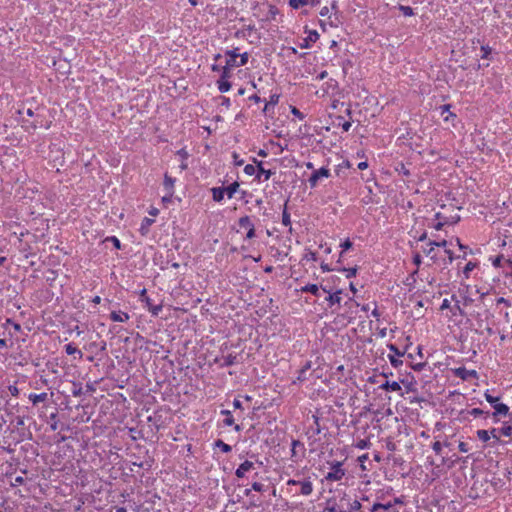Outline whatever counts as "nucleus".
Returning a JSON list of instances; mask_svg holds the SVG:
<instances>
[{"label":"nucleus","instance_id":"nucleus-51","mask_svg":"<svg viewBox=\"0 0 512 512\" xmlns=\"http://www.w3.org/2000/svg\"><path fill=\"white\" fill-rule=\"evenodd\" d=\"M468 413L476 418L482 416L484 414V411L481 410L480 408H473Z\"/></svg>","mask_w":512,"mask_h":512},{"label":"nucleus","instance_id":"nucleus-8","mask_svg":"<svg viewBox=\"0 0 512 512\" xmlns=\"http://www.w3.org/2000/svg\"><path fill=\"white\" fill-rule=\"evenodd\" d=\"M253 469H255V463L249 460H245L236 469L235 475L237 478H244L245 475Z\"/></svg>","mask_w":512,"mask_h":512},{"label":"nucleus","instance_id":"nucleus-14","mask_svg":"<svg viewBox=\"0 0 512 512\" xmlns=\"http://www.w3.org/2000/svg\"><path fill=\"white\" fill-rule=\"evenodd\" d=\"M212 192V198L215 202H222L225 196V190L224 187H213L211 189Z\"/></svg>","mask_w":512,"mask_h":512},{"label":"nucleus","instance_id":"nucleus-7","mask_svg":"<svg viewBox=\"0 0 512 512\" xmlns=\"http://www.w3.org/2000/svg\"><path fill=\"white\" fill-rule=\"evenodd\" d=\"M325 105L327 110L331 108L332 110H337L340 106L341 108L344 107V103L340 102L338 99L334 98L333 96H328L325 94H322V106Z\"/></svg>","mask_w":512,"mask_h":512},{"label":"nucleus","instance_id":"nucleus-47","mask_svg":"<svg viewBox=\"0 0 512 512\" xmlns=\"http://www.w3.org/2000/svg\"><path fill=\"white\" fill-rule=\"evenodd\" d=\"M442 448H443V445H442V442L440 441H435L433 444H432V449L433 451L436 453V454H441L442 452Z\"/></svg>","mask_w":512,"mask_h":512},{"label":"nucleus","instance_id":"nucleus-18","mask_svg":"<svg viewBox=\"0 0 512 512\" xmlns=\"http://www.w3.org/2000/svg\"><path fill=\"white\" fill-rule=\"evenodd\" d=\"M318 37H319V34L317 33V31H316V30L311 31V32L309 33V35H308L306 38H304V39H303V43H301V45H300V46H301L302 48H308V47L310 46V43H311V42H316V40L318 39Z\"/></svg>","mask_w":512,"mask_h":512},{"label":"nucleus","instance_id":"nucleus-25","mask_svg":"<svg viewBox=\"0 0 512 512\" xmlns=\"http://www.w3.org/2000/svg\"><path fill=\"white\" fill-rule=\"evenodd\" d=\"M481 59L491 60L492 59V48L489 45H481Z\"/></svg>","mask_w":512,"mask_h":512},{"label":"nucleus","instance_id":"nucleus-52","mask_svg":"<svg viewBox=\"0 0 512 512\" xmlns=\"http://www.w3.org/2000/svg\"><path fill=\"white\" fill-rule=\"evenodd\" d=\"M107 241H111L116 249L121 248V242L117 237H115V236L108 237Z\"/></svg>","mask_w":512,"mask_h":512},{"label":"nucleus","instance_id":"nucleus-45","mask_svg":"<svg viewBox=\"0 0 512 512\" xmlns=\"http://www.w3.org/2000/svg\"><path fill=\"white\" fill-rule=\"evenodd\" d=\"M445 221H447V225H454L460 221V216L458 214L448 216Z\"/></svg>","mask_w":512,"mask_h":512},{"label":"nucleus","instance_id":"nucleus-57","mask_svg":"<svg viewBox=\"0 0 512 512\" xmlns=\"http://www.w3.org/2000/svg\"><path fill=\"white\" fill-rule=\"evenodd\" d=\"M374 306L375 307H374V309L371 312V316L374 317L376 320H379L381 314H380L379 310L377 309V305H376L375 302H374Z\"/></svg>","mask_w":512,"mask_h":512},{"label":"nucleus","instance_id":"nucleus-58","mask_svg":"<svg viewBox=\"0 0 512 512\" xmlns=\"http://www.w3.org/2000/svg\"><path fill=\"white\" fill-rule=\"evenodd\" d=\"M458 448H459V450H460L461 452H463V453H466V452H468V451H469V446H468V444H467V443H465V442H460V443H459V445H458Z\"/></svg>","mask_w":512,"mask_h":512},{"label":"nucleus","instance_id":"nucleus-9","mask_svg":"<svg viewBox=\"0 0 512 512\" xmlns=\"http://www.w3.org/2000/svg\"><path fill=\"white\" fill-rule=\"evenodd\" d=\"M175 182H176V179L171 177L170 175L168 174H165L164 175V180H163V189L165 192H169L170 195H174L175 193Z\"/></svg>","mask_w":512,"mask_h":512},{"label":"nucleus","instance_id":"nucleus-33","mask_svg":"<svg viewBox=\"0 0 512 512\" xmlns=\"http://www.w3.org/2000/svg\"><path fill=\"white\" fill-rule=\"evenodd\" d=\"M476 434H477V437L479 438V440H481L482 442H488L491 439V436H490V433L488 430L480 429V430H477Z\"/></svg>","mask_w":512,"mask_h":512},{"label":"nucleus","instance_id":"nucleus-23","mask_svg":"<svg viewBox=\"0 0 512 512\" xmlns=\"http://www.w3.org/2000/svg\"><path fill=\"white\" fill-rule=\"evenodd\" d=\"M282 224L285 227H288L289 231L292 230L290 214L287 211V203H285L284 209H283V212H282Z\"/></svg>","mask_w":512,"mask_h":512},{"label":"nucleus","instance_id":"nucleus-40","mask_svg":"<svg viewBox=\"0 0 512 512\" xmlns=\"http://www.w3.org/2000/svg\"><path fill=\"white\" fill-rule=\"evenodd\" d=\"M303 292H311L314 295H317V292L319 290L318 285L316 284H308L301 289Z\"/></svg>","mask_w":512,"mask_h":512},{"label":"nucleus","instance_id":"nucleus-37","mask_svg":"<svg viewBox=\"0 0 512 512\" xmlns=\"http://www.w3.org/2000/svg\"><path fill=\"white\" fill-rule=\"evenodd\" d=\"M236 355L229 354L223 358V366H232L236 363Z\"/></svg>","mask_w":512,"mask_h":512},{"label":"nucleus","instance_id":"nucleus-59","mask_svg":"<svg viewBox=\"0 0 512 512\" xmlns=\"http://www.w3.org/2000/svg\"><path fill=\"white\" fill-rule=\"evenodd\" d=\"M255 236H256V234H255V226H254L247 230L246 239H252Z\"/></svg>","mask_w":512,"mask_h":512},{"label":"nucleus","instance_id":"nucleus-4","mask_svg":"<svg viewBox=\"0 0 512 512\" xmlns=\"http://www.w3.org/2000/svg\"><path fill=\"white\" fill-rule=\"evenodd\" d=\"M224 56L228 63L234 61L233 69L245 66L249 60V54L247 52L241 53L238 47L225 50Z\"/></svg>","mask_w":512,"mask_h":512},{"label":"nucleus","instance_id":"nucleus-3","mask_svg":"<svg viewBox=\"0 0 512 512\" xmlns=\"http://www.w3.org/2000/svg\"><path fill=\"white\" fill-rule=\"evenodd\" d=\"M345 493L338 491L336 495L327 498L323 512H345Z\"/></svg>","mask_w":512,"mask_h":512},{"label":"nucleus","instance_id":"nucleus-24","mask_svg":"<svg viewBox=\"0 0 512 512\" xmlns=\"http://www.w3.org/2000/svg\"><path fill=\"white\" fill-rule=\"evenodd\" d=\"M336 122L333 121V124L341 126L343 131H348L351 127V122L344 120L343 116H335Z\"/></svg>","mask_w":512,"mask_h":512},{"label":"nucleus","instance_id":"nucleus-50","mask_svg":"<svg viewBox=\"0 0 512 512\" xmlns=\"http://www.w3.org/2000/svg\"><path fill=\"white\" fill-rule=\"evenodd\" d=\"M488 431H489V433H490L491 438H493V439L495 440L494 442H495V443H498V442H499V440H500V439H499V435H498V433H499V429H497V428H492L491 430H488Z\"/></svg>","mask_w":512,"mask_h":512},{"label":"nucleus","instance_id":"nucleus-35","mask_svg":"<svg viewBox=\"0 0 512 512\" xmlns=\"http://www.w3.org/2000/svg\"><path fill=\"white\" fill-rule=\"evenodd\" d=\"M350 166L349 162L347 160H341V162L337 165H335V173L337 175H340V173L344 170V169H348Z\"/></svg>","mask_w":512,"mask_h":512},{"label":"nucleus","instance_id":"nucleus-46","mask_svg":"<svg viewBox=\"0 0 512 512\" xmlns=\"http://www.w3.org/2000/svg\"><path fill=\"white\" fill-rule=\"evenodd\" d=\"M6 324L7 325H11V328L14 329L15 332H20L21 331V325L19 323H16L14 322L12 319L8 318L6 320Z\"/></svg>","mask_w":512,"mask_h":512},{"label":"nucleus","instance_id":"nucleus-39","mask_svg":"<svg viewBox=\"0 0 512 512\" xmlns=\"http://www.w3.org/2000/svg\"><path fill=\"white\" fill-rule=\"evenodd\" d=\"M279 102L278 94H271L269 97V101L265 105V110H268L269 106H275Z\"/></svg>","mask_w":512,"mask_h":512},{"label":"nucleus","instance_id":"nucleus-6","mask_svg":"<svg viewBox=\"0 0 512 512\" xmlns=\"http://www.w3.org/2000/svg\"><path fill=\"white\" fill-rule=\"evenodd\" d=\"M254 162L257 164L256 180L259 182L269 180L273 175V172L269 169H265L262 161L254 159Z\"/></svg>","mask_w":512,"mask_h":512},{"label":"nucleus","instance_id":"nucleus-29","mask_svg":"<svg viewBox=\"0 0 512 512\" xmlns=\"http://www.w3.org/2000/svg\"><path fill=\"white\" fill-rule=\"evenodd\" d=\"M65 352L68 355L78 354L80 358L82 357V352L73 343H68L65 345Z\"/></svg>","mask_w":512,"mask_h":512},{"label":"nucleus","instance_id":"nucleus-27","mask_svg":"<svg viewBox=\"0 0 512 512\" xmlns=\"http://www.w3.org/2000/svg\"><path fill=\"white\" fill-rule=\"evenodd\" d=\"M313 490L312 483L310 481H303L300 483V492L303 495L311 494Z\"/></svg>","mask_w":512,"mask_h":512},{"label":"nucleus","instance_id":"nucleus-2","mask_svg":"<svg viewBox=\"0 0 512 512\" xmlns=\"http://www.w3.org/2000/svg\"><path fill=\"white\" fill-rule=\"evenodd\" d=\"M342 291L336 290L332 292L328 290L326 287H322V309L325 310L326 313H335L341 307V297Z\"/></svg>","mask_w":512,"mask_h":512},{"label":"nucleus","instance_id":"nucleus-44","mask_svg":"<svg viewBox=\"0 0 512 512\" xmlns=\"http://www.w3.org/2000/svg\"><path fill=\"white\" fill-rule=\"evenodd\" d=\"M428 246H433L434 248L435 247L445 248L447 246V241L445 239H443L441 241H436V240L429 241Z\"/></svg>","mask_w":512,"mask_h":512},{"label":"nucleus","instance_id":"nucleus-1","mask_svg":"<svg viewBox=\"0 0 512 512\" xmlns=\"http://www.w3.org/2000/svg\"><path fill=\"white\" fill-rule=\"evenodd\" d=\"M324 447H322V455H324L328 451V446L323 451ZM347 457L343 453L340 448L334 450L333 448L329 449V455L325 457V462L322 465L323 469H328L324 474V479L327 481H340L346 474V470L343 467Z\"/></svg>","mask_w":512,"mask_h":512},{"label":"nucleus","instance_id":"nucleus-34","mask_svg":"<svg viewBox=\"0 0 512 512\" xmlns=\"http://www.w3.org/2000/svg\"><path fill=\"white\" fill-rule=\"evenodd\" d=\"M484 397L493 408L499 403V397L492 396L488 391L485 392Z\"/></svg>","mask_w":512,"mask_h":512},{"label":"nucleus","instance_id":"nucleus-53","mask_svg":"<svg viewBox=\"0 0 512 512\" xmlns=\"http://www.w3.org/2000/svg\"><path fill=\"white\" fill-rule=\"evenodd\" d=\"M447 225V221L443 219V221H437L436 223L432 224L431 227H433L435 230H441L443 226Z\"/></svg>","mask_w":512,"mask_h":512},{"label":"nucleus","instance_id":"nucleus-54","mask_svg":"<svg viewBox=\"0 0 512 512\" xmlns=\"http://www.w3.org/2000/svg\"><path fill=\"white\" fill-rule=\"evenodd\" d=\"M433 251H434V247L433 246H429L428 248H424L423 249V252L429 256L432 260L435 261V255H433Z\"/></svg>","mask_w":512,"mask_h":512},{"label":"nucleus","instance_id":"nucleus-12","mask_svg":"<svg viewBox=\"0 0 512 512\" xmlns=\"http://www.w3.org/2000/svg\"><path fill=\"white\" fill-rule=\"evenodd\" d=\"M450 108H451L450 104H444V105L440 106L441 116L443 117V120L445 122H449L456 118V114L451 112Z\"/></svg>","mask_w":512,"mask_h":512},{"label":"nucleus","instance_id":"nucleus-15","mask_svg":"<svg viewBox=\"0 0 512 512\" xmlns=\"http://www.w3.org/2000/svg\"><path fill=\"white\" fill-rule=\"evenodd\" d=\"M393 507V503L391 501L382 503V502H375L372 507L370 508V512H378L379 510L387 511L390 508Z\"/></svg>","mask_w":512,"mask_h":512},{"label":"nucleus","instance_id":"nucleus-42","mask_svg":"<svg viewBox=\"0 0 512 512\" xmlns=\"http://www.w3.org/2000/svg\"><path fill=\"white\" fill-rule=\"evenodd\" d=\"M398 9L403 13L404 16H413L414 11L410 6L399 5Z\"/></svg>","mask_w":512,"mask_h":512},{"label":"nucleus","instance_id":"nucleus-36","mask_svg":"<svg viewBox=\"0 0 512 512\" xmlns=\"http://www.w3.org/2000/svg\"><path fill=\"white\" fill-rule=\"evenodd\" d=\"M215 445L224 453H229L232 450V447L230 445L224 443L222 440H217L215 442Z\"/></svg>","mask_w":512,"mask_h":512},{"label":"nucleus","instance_id":"nucleus-41","mask_svg":"<svg viewBox=\"0 0 512 512\" xmlns=\"http://www.w3.org/2000/svg\"><path fill=\"white\" fill-rule=\"evenodd\" d=\"M499 433L505 437H511L512 436V426L510 425H504L499 429Z\"/></svg>","mask_w":512,"mask_h":512},{"label":"nucleus","instance_id":"nucleus-49","mask_svg":"<svg viewBox=\"0 0 512 512\" xmlns=\"http://www.w3.org/2000/svg\"><path fill=\"white\" fill-rule=\"evenodd\" d=\"M252 489L256 492H263L265 491V486L260 482H254L252 483Z\"/></svg>","mask_w":512,"mask_h":512},{"label":"nucleus","instance_id":"nucleus-5","mask_svg":"<svg viewBox=\"0 0 512 512\" xmlns=\"http://www.w3.org/2000/svg\"><path fill=\"white\" fill-rule=\"evenodd\" d=\"M388 349L393 353V355H388L391 365L394 368L400 367L403 364L402 360H400V357L404 355V352L400 351L394 344H389Z\"/></svg>","mask_w":512,"mask_h":512},{"label":"nucleus","instance_id":"nucleus-64","mask_svg":"<svg viewBox=\"0 0 512 512\" xmlns=\"http://www.w3.org/2000/svg\"><path fill=\"white\" fill-rule=\"evenodd\" d=\"M233 407L235 409H242V402L239 400V399H234L233 400Z\"/></svg>","mask_w":512,"mask_h":512},{"label":"nucleus","instance_id":"nucleus-62","mask_svg":"<svg viewBox=\"0 0 512 512\" xmlns=\"http://www.w3.org/2000/svg\"><path fill=\"white\" fill-rule=\"evenodd\" d=\"M222 68H223V66H221L219 63H213V64L211 65V70H212L213 72H217V73H219V74L221 73V69H222Z\"/></svg>","mask_w":512,"mask_h":512},{"label":"nucleus","instance_id":"nucleus-60","mask_svg":"<svg viewBox=\"0 0 512 512\" xmlns=\"http://www.w3.org/2000/svg\"><path fill=\"white\" fill-rule=\"evenodd\" d=\"M298 2H301L303 6L311 5L314 6L318 3V0H298Z\"/></svg>","mask_w":512,"mask_h":512},{"label":"nucleus","instance_id":"nucleus-48","mask_svg":"<svg viewBox=\"0 0 512 512\" xmlns=\"http://www.w3.org/2000/svg\"><path fill=\"white\" fill-rule=\"evenodd\" d=\"M232 157H233V163L235 166H242L244 164V160L242 158H240L237 153L234 152L232 154Z\"/></svg>","mask_w":512,"mask_h":512},{"label":"nucleus","instance_id":"nucleus-28","mask_svg":"<svg viewBox=\"0 0 512 512\" xmlns=\"http://www.w3.org/2000/svg\"><path fill=\"white\" fill-rule=\"evenodd\" d=\"M154 223V220L148 217H145L141 222L140 231L144 235L148 232L149 227Z\"/></svg>","mask_w":512,"mask_h":512},{"label":"nucleus","instance_id":"nucleus-16","mask_svg":"<svg viewBox=\"0 0 512 512\" xmlns=\"http://www.w3.org/2000/svg\"><path fill=\"white\" fill-rule=\"evenodd\" d=\"M493 409H494V412H493L494 417L506 416L509 413V407L504 403H498L497 405H495V407Z\"/></svg>","mask_w":512,"mask_h":512},{"label":"nucleus","instance_id":"nucleus-21","mask_svg":"<svg viewBox=\"0 0 512 512\" xmlns=\"http://www.w3.org/2000/svg\"><path fill=\"white\" fill-rule=\"evenodd\" d=\"M456 375L465 380L468 377H476L477 373L475 370H466L465 368H458L456 370Z\"/></svg>","mask_w":512,"mask_h":512},{"label":"nucleus","instance_id":"nucleus-11","mask_svg":"<svg viewBox=\"0 0 512 512\" xmlns=\"http://www.w3.org/2000/svg\"><path fill=\"white\" fill-rule=\"evenodd\" d=\"M233 64L235 65V63L232 61H230L229 63L225 60V65L223 66V68L221 69V73L219 75V79H222V80H230V78L232 77V71H233Z\"/></svg>","mask_w":512,"mask_h":512},{"label":"nucleus","instance_id":"nucleus-17","mask_svg":"<svg viewBox=\"0 0 512 512\" xmlns=\"http://www.w3.org/2000/svg\"><path fill=\"white\" fill-rule=\"evenodd\" d=\"M380 389L382 390H385V391H400L401 390V385L396 382V381H393V382H389V381H385L383 384H381L379 386Z\"/></svg>","mask_w":512,"mask_h":512},{"label":"nucleus","instance_id":"nucleus-13","mask_svg":"<svg viewBox=\"0 0 512 512\" xmlns=\"http://www.w3.org/2000/svg\"><path fill=\"white\" fill-rule=\"evenodd\" d=\"M110 319L114 322H127L130 319V316L124 311H112L110 313Z\"/></svg>","mask_w":512,"mask_h":512},{"label":"nucleus","instance_id":"nucleus-32","mask_svg":"<svg viewBox=\"0 0 512 512\" xmlns=\"http://www.w3.org/2000/svg\"><path fill=\"white\" fill-rule=\"evenodd\" d=\"M320 179V169L314 170L311 176L308 179V182L311 187H315L317 185L318 180Z\"/></svg>","mask_w":512,"mask_h":512},{"label":"nucleus","instance_id":"nucleus-31","mask_svg":"<svg viewBox=\"0 0 512 512\" xmlns=\"http://www.w3.org/2000/svg\"><path fill=\"white\" fill-rule=\"evenodd\" d=\"M505 261L509 266L512 267V261L505 260L503 255H498L492 259V265L496 268L500 267L502 262Z\"/></svg>","mask_w":512,"mask_h":512},{"label":"nucleus","instance_id":"nucleus-38","mask_svg":"<svg viewBox=\"0 0 512 512\" xmlns=\"http://www.w3.org/2000/svg\"><path fill=\"white\" fill-rule=\"evenodd\" d=\"M244 173L248 176H253L255 175L256 176V173H257V165H253V164H247L245 165L244 167Z\"/></svg>","mask_w":512,"mask_h":512},{"label":"nucleus","instance_id":"nucleus-19","mask_svg":"<svg viewBox=\"0 0 512 512\" xmlns=\"http://www.w3.org/2000/svg\"><path fill=\"white\" fill-rule=\"evenodd\" d=\"M47 397H48V395L45 392L40 393V394L31 393V394H29L28 399L32 402L33 405H36L40 402L46 401Z\"/></svg>","mask_w":512,"mask_h":512},{"label":"nucleus","instance_id":"nucleus-10","mask_svg":"<svg viewBox=\"0 0 512 512\" xmlns=\"http://www.w3.org/2000/svg\"><path fill=\"white\" fill-rule=\"evenodd\" d=\"M142 302L153 316H158L162 311V305H153L150 297L142 298Z\"/></svg>","mask_w":512,"mask_h":512},{"label":"nucleus","instance_id":"nucleus-56","mask_svg":"<svg viewBox=\"0 0 512 512\" xmlns=\"http://www.w3.org/2000/svg\"><path fill=\"white\" fill-rule=\"evenodd\" d=\"M475 268V264L472 262H468L464 268V274L468 277V273L471 272Z\"/></svg>","mask_w":512,"mask_h":512},{"label":"nucleus","instance_id":"nucleus-43","mask_svg":"<svg viewBox=\"0 0 512 512\" xmlns=\"http://www.w3.org/2000/svg\"><path fill=\"white\" fill-rule=\"evenodd\" d=\"M338 247L341 248L339 254H342L352 247V242L349 239H346L344 242H341Z\"/></svg>","mask_w":512,"mask_h":512},{"label":"nucleus","instance_id":"nucleus-26","mask_svg":"<svg viewBox=\"0 0 512 512\" xmlns=\"http://www.w3.org/2000/svg\"><path fill=\"white\" fill-rule=\"evenodd\" d=\"M220 413L225 416V419L223 420V423L225 426H233L234 425V417H233L231 411L221 410Z\"/></svg>","mask_w":512,"mask_h":512},{"label":"nucleus","instance_id":"nucleus-20","mask_svg":"<svg viewBox=\"0 0 512 512\" xmlns=\"http://www.w3.org/2000/svg\"><path fill=\"white\" fill-rule=\"evenodd\" d=\"M239 183L237 181L231 183L230 185H228L227 187H224V190H225V195H227V197L229 199L233 198L234 195L236 194V192L238 191L239 189Z\"/></svg>","mask_w":512,"mask_h":512},{"label":"nucleus","instance_id":"nucleus-22","mask_svg":"<svg viewBox=\"0 0 512 512\" xmlns=\"http://www.w3.org/2000/svg\"><path fill=\"white\" fill-rule=\"evenodd\" d=\"M216 85H217L219 92H221V93L228 92L232 87L229 80H222V79H218L216 81Z\"/></svg>","mask_w":512,"mask_h":512},{"label":"nucleus","instance_id":"nucleus-61","mask_svg":"<svg viewBox=\"0 0 512 512\" xmlns=\"http://www.w3.org/2000/svg\"><path fill=\"white\" fill-rule=\"evenodd\" d=\"M289 5L293 8V9H298L300 7H302L303 5L301 4V2H298V0H289Z\"/></svg>","mask_w":512,"mask_h":512},{"label":"nucleus","instance_id":"nucleus-63","mask_svg":"<svg viewBox=\"0 0 512 512\" xmlns=\"http://www.w3.org/2000/svg\"><path fill=\"white\" fill-rule=\"evenodd\" d=\"M421 262H422V258H421V256H420V254H419V253L415 254V255L413 256V263H414L416 266H420Z\"/></svg>","mask_w":512,"mask_h":512},{"label":"nucleus","instance_id":"nucleus-55","mask_svg":"<svg viewBox=\"0 0 512 512\" xmlns=\"http://www.w3.org/2000/svg\"><path fill=\"white\" fill-rule=\"evenodd\" d=\"M361 508H362V504L357 500L353 501V503H351V505H350V509L352 511H360Z\"/></svg>","mask_w":512,"mask_h":512},{"label":"nucleus","instance_id":"nucleus-30","mask_svg":"<svg viewBox=\"0 0 512 512\" xmlns=\"http://www.w3.org/2000/svg\"><path fill=\"white\" fill-rule=\"evenodd\" d=\"M239 223V226L241 228H245V229H250L251 227H254V224L252 223L251 219L249 216H243L239 219L238 221Z\"/></svg>","mask_w":512,"mask_h":512}]
</instances>
